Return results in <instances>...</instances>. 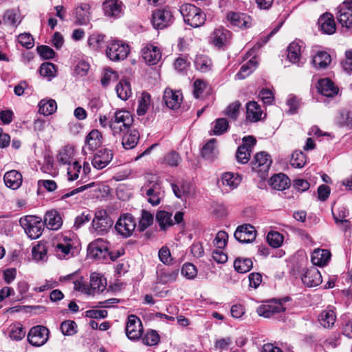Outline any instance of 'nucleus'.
Listing matches in <instances>:
<instances>
[{"label":"nucleus","mask_w":352,"mask_h":352,"mask_svg":"<svg viewBox=\"0 0 352 352\" xmlns=\"http://www.w3.org/2000/svg\"><path fill=\"white\" fill-rule=\"evenodd\" d=\"M179 12L185 23L196 28L202 26L206 21V16L202 10L192 4L186 3L180 7Z\"/></svg>","instance_id":"1"},{"label":"nucleus","mask_w":352,"mask_h":352,"mask_svg":"<svg viewBox=\"0 0 352 352\" xmlns=\"http://www.w3.org/2000/svg\"><path fill=\"white\" fill-rule=\"evenodd\" d=\"M133 123V118L129 111L117 110L111 118L110 129L116 136L129 130Z\"/></svg>","instance_id":"2"},{"label":"nucleus","mask_w":352,"mask_h":352,"mask_svg":"<svg viewBox=\"0 0 352 352\" xmlns=\"http://www.w3.org/2000/svg\"><path fill=\"white\" fill-rule=\"evenodd\" d=\"M141 195L147 197V201L153 206H157L161 201V185L156 177L152 176L151 179L144 184L140 189Z\"/></svg>","instance_id":"3"},{"label":"nucleus","mask_w":352,"mask_h":352,"mask_svg":"<svg viewBox=\"0 0 352 352\" xmlns=\"http://www.w3.org/2000/svg\"><path fill=\"white\" fill-rule=\"evenodd\" d=\"M130 47L128 44L118 40H111L106 49L107 56L112 61L124 60L129 55Z\"/></svg>","instance_id":"4"},{"label":"nucleus","mask_w":352,"mask_h":352,"mask_svg":"<svg viewBox=\"0 0 352 352\" xmlns=\"http://www.w3.org/2000/svg\"><path fill=\"white\" fill-rule=\"evenodd\" d=\"M113 223V220L104 210H98L91 223L93 232L96 235L103 236L110 230Z\"/></svg>","instance_id":"5"},{"label":"nucleus","mask_w":352,"mask_h":352,"mask_svg":"<svg viewBox=\"0 0 352 352\" xmlns=\"http://www.w3.org/2000/svg\"><path fill=\"white\" fill-rule=\"evenodd\" d=\"M135 228V218L129 213L122 214L115 225L116 232L124 238L132 236Z\"/></svg>","instance_id":"6"},{"label":"nucleus","mask_w":352,"mask_h":352,"mask_svg":"<svg viewBox=\"0 0 352 352\" xmlns=\"http://www.w3.org/2000/svg\"><path fill=\"white\" fill-rule=\"evenodd\" d=\"M174 21L172 11L166 8L157 9L152 14V24L155 29H164L170 26Z\"/></svg>","instance_id":"7"},{"label":"nucleus","mask_w":352,"mask_h":352,"mask_svg":"<svg viewBox=\"0 0 352 352\" xmlns=\"http://www.w3.org/2000/svg\"><path fill=\"white\" fill-rule=\"evenodd\" d=\"M50 330L45 326L37 325L29 331L27 338L28 342L34 346L44 345L49 339Z\"/></svg>","instance_id":"8"},{"label":"nucleus","mask_w":352,"mask_h":352,"mask_svg":"<svg viewBox=\"0 0 352 352\" xmlns=\"http://www.w3.org/2000/svg\"><path fill=\"white\" fill-rule=\"evenodd\" d=\"M75 17V24L78 25H87L89 23L92 12L91 6L88 3H81L73 11Z\"/></svg>","instance_id":"9"},{"label":"nucleus","mask_w":352,"mask_h":352,"mask_svg":"<svg viewBox=\"0 0 352 352\" xmlns=\"http://www.w3.org/2000/svg\"><path fill=\"white\" fill-rule=\"evenodd\" d=\"M272 164L270 155L265 152L257 153L252 162V169L258 173L261 177H264L268 172Z\"/></svg>","instance_id":"10"},{"label":"nucleus","mask_w":352,"mask_h":352,"mask_svg":"<svg viewBox=\"0 0 352 352\" xmlns=\"http://www.w3.org/2000/svg\"><path fill=\"white\" fill-rule=\"evenodd\" d=\"M126 334L130 340L138 339L143 332L140 319L135 315H130L126 324Z\"/></svg>","instance_id":"11"},{"label":"nucleus","mask_w":352,"mask_h":352,"mask_svg":"<svg viewBox=\"0 0 352 352\" xmlns=\"http://www.w3.org/2000/svg\"><path fill=\"white\" fill-rule=\"evenodd\" d=\"M226 19L232 26L241 29L249 28L252 25V18L245 13L229 12Z\"/></svg>","instance_id":"12"},{"label":"nucleus","mask_w":352,"mask_h":352,"mask_svg":"<svg viewBox=\"0 0 352 352\" xmlns=\"http://www.w3.org/2000/svg\"><path fill=\"white\" fill-rule=\"evenodd\" d=\"M234 236L238 242H254L256 237V230L250 224H243L237 227Z\"/></svg>","instance_id":"13"},{"label":"nucleus","mask_w":352,"mask_h":352,"mask_svg":"<svg viewBox=\"0 0 352 352\" xmlns=\"http://www.w3.org/2000/svg\"><path fill=\"white\" fill-rule=\"evenodd\" d=\"M337 18L343 27H352V0H346L343 2L339 8Z\"/></svg>","instance_id":"14"},{"label":"nucleus","mask_w":352,"mask_h":352,"mask_svg":"<svg viewBox=\"0 0 352 352\" xmlns=\"http://www.w3.org/2000/svg\"><path fill=\"white\" fill-rule=\"evenodd\" d=\"M104 15L111 18H119L123 14L124 6L119 0H105L102 3Z\"/></svg>","instance_id":"15"},{"label":"nucleus","mask_w":352,"mask_h":352,"mask_svg":"<svg viewBox=\"0 0 352 352\" xmlns=\"http://www.w3.org/2000/svg\"><path fill=\"white\" fill-rule=\"evenodd\" d=\"M163 101L168 108L177 109L181 105L182 94L179 91L166 88L164 91Z\"/></svg>","instance_id":"16"},{"label":"nucleus","mask_w":352,"mask_h":352,"mask_svg":"<svg viewBox=\"0 0 352 352\" xmlns=\"http://www.w3.org/2000/svg\"><path fill=\"white\" fill-rule=\"evenodd\" d=\"M142 56L145 62L150 65H156L162 58V52L160 48L152 44H147L142 50Z\"/></svg>","instance_id":"17"},{"label":"nucleus","mask_w":352,"mask_h":352,"mask_svg":"<svg viewBox=\"0 0 352 352\" xmlns=\"http://www.w3.org/2000/svg\"><path fill=\"white\" fill-rule=\"evenodd\" d=\"M113 153L107 148L98 150L94 156L92 165L96 169H102L112 160Z\"/></svg>","instance_id":"18"},{"label":"nucleus","mask_w":352,"mask_h":352,"mask_svg":"<svg viewBox=\"0 0 352 352\" xmlns=\"http://www.w3.org/2000/svg\"><path fill=\"white\" fill-rule=\"evenodd\" d=\"M102 134L98 129L91 130L85 138L82 153L87 154V150L91 152L97 149L102 144Z\"/></svg>","instance_id":"19"},{"label":"nucleus","mask_w":352,"mask_h":352,"mask_svg":"<svg viewBox=\"0 0 352 352\" xmlns=\"http://www.w3.org/2000/svg\"><path fill=\"white\" fill-rule=\"evenodd\" d=\"M285 311L283 304L280 302H271L267 304L259 306L256 312L260 316L264 318H271L275 314H278Z\"/></svg>","instance_id":"20"},{"label":"nucleus","mask_w":352,"mask_h":352,"mask_svg":"<svg viewBox=\"0 0 352 352\" xmlns=\"http://www.w3.org/2000/svg\"><path fill=\"white\" fill-rule=\"evenodd\" d=\"M302 283L307 287H312L319 285L322 283V276L316 267L307 269L301 278Z\"/></svg>","instance_id":"21"},{"label":"nucleus","mask_w":352,"mask_h":352,"mask_svg":"<svg viewBox=\"0 0 352 352\" xmlns=\"http://www.w3.org/2000/svg\"><path fill=\"white\" fill-rule=\"evenodd\" d=\"M156 273L158 281L162 284H166L174 282L177 279L179 269H165L162 265H158Z\"/></svg>","instance_id":"22"},{"label":"nucleus","mask_w":352,"mask_h":352,"mask_svg":"<svg viewBox=\"0 0 352 352\" xmlns=\"http://www.w3.org/2000/svg\"><path fill=\"white\" fill-rule=\"evenodd\" d=\"M320 30L327 34H332L336 31V23L333 16L330 13L323 14L318 21Z\"/></svg>","instance_id":"23"},{"label":"nucleus","mask_w":352,"mask_h":352,"mask_svg":"<svg viewBox=\"0 0 352 352\" xmlns=\"http://www.w3.org/2000/svg\"><path fill=\"white\" fill-rule=\"evenodd\" d=\"M318 92L322 96L332 98L338 94L339 89L329 78H323L318 81Z\"/></svg>","instance_id":"24"},{"label":"nucleus","mask_w":352,"mask_h":352,"mask_svg":"<svg viewBox=\"0 0 352 352\" xmlns=\"http://www.w3.org/2000/svg\"><path fill=\"white\" fill-rule=\"evenodd\" d=\"M43 223L47 228L56 230L61 227L63 221L57 211L51 210L45 213Z\"/></svg>","instance_id":"25"},{"label":"nucleus","mask_w":352,"mask_h":352,"mask_svg":"<svg viewBox=\"0 0 352 352\" xmlns=\"http://www.w3.org/2000/svg\"><path fill=\"white\" fill-rule=\"evenodd\" d=\"M34 129L37 135L45 140L52 138V126L49 122L42 119H37L34 122Z\"/></svg>","instance_id":"26"},{"label":"nucleus","mask_w":352,"mask_h":352,"mask_svg":"<svg viewBox=\"0 0 352 352\" xmlns=\"http://www.w3.org/2000/svg\"><path fill=\"white\" fill-rule=\"evenodd\" d=\"M74 148L71 145H66L59 150L56 160L60 165L66 166L74 161Z\"/></svg>","instance_id":"27"},{"label":"nucleus","mask_w":352,"mask_h":352,"mask_svg":"<svg viewBox=\"0 0 352 352\" xmlns=\"http://www.w3.org/2000/svg\"><path fill=\"white\" fill-rule=\"evenodd\" d=\"M108 248L99 246L98 243H89L87 246V255L89 258L103 261L108 256Z\"/></svg>","instance_id":"28"},{"label":"nucleus","mask_w":352,"mask_h":352,"mask_svg":"<svg viewBox=\"0 0 352 352\" xmlns=\"http://www.w3.org/2000/svg\"><path fill=\"white\" fill-rule=\"evenodd\" d=\"M3 179L6 186L13 190L18 189L22 184V175L15 170L7 172Z\"/></svg>","instance_id":"29"},{"label":"nucleus","mask_w":352,"mask_h":352,"mask_svg":"<svg viewBox=\"0 0 352 352\" xmlns=\"http://www.w3.org/2000/svg\"><path fill=\"white\" fill-rule=\"evenodd\" d=\"M139 139V132L135 129H129L124 132L122 139V144L126 150L132 149L137 145Z\"/></svg>","instance_id":"30"},{"label":"nucleus","mask_w":352,"mask_h":352,"mask_svg":"<svg viewBox=\"0 0 352 352\" xmlns=\"http://www.w3.org/2000/svg\"><path fill=\"white\" fill-rule=\"evenodd\" d=\"M331 258V253L328 250L316 249L311 254V262L314 265H325Z\"/></svg>","instance_id":"31"},{"label":"nucleus","mask_w":352,"mask_h":352,"mask_svg":"<svg viewBox=\"0 0 352 352\" xmlns=\"http://www.w3.org/2000/svg\"><path fill=\"white\" fill-rule=\"evenodd\" d=\"M270 184L274 189L283 190L289 186L290 179L286 175L278 173L270 178Z\"/></svg>","instance_id":"32"},{"label":"nucleus","mask_w":352,"mask_h":352,"mask_svg":"<svg viewBox=\"0 0 352 352\" xmlns=\"http://www.w3.org/2000/svg\"><path fill=\"white\" fill-rule=\"evenodd\" d=\"M217 140L212 138L202 148V157L209 161H212L217 158L219 151L216 146Z\"/></svg>","instance_id":"33"},{"label":"nucleus","mask_w":352,"mask_h":352,"mask_svg":"<svg viewBox=\"0 0 352 352\" xmlns=\"http://www.w3.org/2000/svg\"><path fill=\"white\" fill-rule=\"evenodd\" d=\"M336 320V316L333 309L322 311L318 317L320 324L324 328H331Z\"/></svg>","instance_id":"34"},{"label":"nucleus","mask_w":352,"mask_h":352,"mask_svg":"<svg viewBox=\"0 0 352 352\" xmlns=\"http://www.w3.org/2000/svg\"><path fill=\"white\" fill-rule=\"evenodd\" d=\"M222 184L232 190L236 188L241 182V177L231 172L225 173L221 177Z\"/></svg>","instance_id":"35"},{"label":"nucleus","mask_w":352,"mask_h":352,"mask_svg":"<svg viewBox=\"0 0 352 352\" xmlns=\"http://www.w3.org/2000/svg\"><path fill=\"white\" fill-rule=\"evenodd\" d=\"M107 285L106 280L98 273L94 272L90 276L89 291L100 292L105 289Z\"/></svg>","instance_id":"36"},{"label":"nucleus","mask_w":352,"mask_h":352,"mask_svg":"<svg viewBox=\"0 0 352 352\" xmlns=\"http://www.w3.org/2000/svg\"><path fill=\"white\" fill-rule=\"evenodd\" d=\"M247 119L251 122H256L261 119L262 110L257 102H250L246 105Z\"/></svg>","instance_id":"37"},{"label":"nucleus","mask_w":352,"mask_h":352,"mask_svg":"<svg viewBox=\"0 0 352 352\" xmlns=\"http://www.w3.org/2000/svg\"><path fill=\"white\" fill-rule=\"evenodd\" d=\"M155 218L160 229L162 230H166L174 224L172 219V214L165 210L158 211L156 213Z\"/></svg>","instance_id":"38"},{"label":"nucleus","mask_w":352,"mask_h":352,"mask_svg":"<svg viewBox=\"0 0 352 352\" xmlns=\"http://www.w3.org/2000/svg\"><path fill=\"white\" fill-rule=\"evenodd\" d=\"M38 111L44 116H50L57 109V104L53 99H43L38 103Z\"/></svg>","instance_id":"39"},{"label":"nucleus","mask_w":352,"mask_h":352,"mask_svg":"<svg viewBox=\"0 0 352 352\" xmlns=\"http://www.w3.org/2000/svg\"><path fill=\"white\" fill-rule=\"evenodd\" d=\"M230 32L221 27L216 28L212 33V43L217 47L223 46L228 39Z\"/></svg>","instance_id":"40"},{"label":"nucleus","mask_w":352,"mask_h":352,"mask_svg":"<svg viewBox=\"0 0 352 352\" xmlns=\"http://www.w3.org/2000/svg\"><path fill=\"white\" fill-rule=\"evenodd\" d=\"M331 62L330 55L322 51H319L312 58V63L316 68H325Z\"/></svg>","instance_id":"41"},{"label":"nucleus","mask_w":352,"mask_h":352,"mask_svg":"<svg viewBox=\"0 0 352 352\" xmlns=\"http://www.w3.org/2000/svg\"><path fill=\"white\" fill-rule=\"evenodd\" d=\"M47 252L45 243H37L32 250V260L36 262H45L47 259Z\"/></svg>","instance_id":"42"},{"label":"nucleus","mask_w":352,"mask_h":352,"mask_svg":"<svg viewBox=\"0 0 352 352\" xmlns=\"http://www.w3.org/2000/svg\"><path fill=\"white\" fill-rule=\"evenodd\" d=\"M253 266L252 261L248 258H236L234 262L235 270L241 274L249 272Z\"/></svg>","instance_id":"43"},{"label":"nucleus","mask_w":352,"mask_h":352,"mask_svg":"<svg viewBox=\"0 0 352 352\" xmlns=\"http://www.w3.org/2000/svg\"><path fill=\"white\" fill-rule=\"evenodd\" d=\"M287 58L291 63H298L300 61L301 54V46L298 42L294 41L287 47Z\"/></svg>","instance_id":"44"},{"label":"nucleus","mask_w":352,"mask_h":352,"mask_svg":"<svg viewBox=\"0 0 352 352\" xmlns=\"http://www.w3.org/2000/svg\"><path fill=\"white\" fill-rule=\"evenodd\" d=\"M195 65L196 69L203 73L211 70L212 66L211 60L207 56L204 55L197 56Z\"/></svg>","instance_id":"45"},{"label":"nucleus","mask_w":352,"mask_h":352,"mask_svg":"<svg viewBox=\"0 0 352 352\" xmlns=\"http://www.w3.org/2000/svg\"><path fill=\"white\" fill-rule=\"evenodd\" d=\"M332 213L336 223H342L344 225L345 228H346L349 226V221L346 219V217L349 216V210L345 206H340L336 210V212L333 211Z\"/></svg>","instance_id":"46"},{"label":"nucleus","mask_w":352,"mask_h":352,"mask_svg":"<svg viewBox=\"0 0 352 352\" xmlns=\"http://www.w3.org/2000/svg\"><path fill=\"white\" fill-rule=\"evenodd\" d=\"M118 96L122 100H126L131 95L130 83L126 80H121L116 87Z\"/></svg>","instance_id":"47"},{"label":"nucleus","mask_w":352,"mask_h":352,"mask_svg":"<svg viewBox=\"0 0 352 352\" xmlns=\"http://www.w3.org/2000/svg\"><path fill=\"white\" fill-rule=\"evenodd\" d=\"M72 249L71 243H57L55 247V253L59 258H66L74 256Z\"/></svg>","instance_id":"48"},{"label":"nucleus","mask_w":352,"mask_h":352,"mask_svg":"<svg viewBox=\"0 0 352 352\" xmlns=\"http://www.w3.org/2000/svg\"><path fill=\"white\" fill-rule=\"evenodd\" d=\"M257 63L254 58L250 59L245 64L243 65L237 73L236 76L239 79H244L248 76L256 67Z\"/></svg>","instance_id":"49"},{"label":"nucleus","mask_w":352,"mask_h":352,"mask_svg":"<svg viewBox=\"0 0 352 352\" xmlns=\"http://www.w3.org/2000/svg\"><path fill=\"white\" fill-rule=\"evenodd\" d=\"M36 221L38 223V226H26L25 228V232L30 239H38L42 234L43 230L44 224L42 219H36Z\"/></svg>","instance_id":"50"},{"label":"nucleus","mask_w":352,"mask_h":352,"mask_svg":"<svg viewBox=\"0 0 352 352\" xmlns=\"http://www.w3.org/2000/svg\"><path fill=\"white\" fill-rule=\"evenodd\" d=\"M153 222V214L145 210H142L141 218L139 221V224L138 226V230L140 232H144L148 226L152 225Z\"/></svg>","instance_id":"51"},{"label":"nucleus","mask_w":352,"mask_h":352,"mask_svg":"<svg viewBox=\"0 0 352 352\" xmlns=\"http://www.w3.org/2000/svg\"><path fill=\"white\" fill-rule=\"evenodd\" d=\"M171 187L175 195L177 198L185 199L190 194V186L188 184L183 183L179 186L172 184Z\"/></svg>","instance_id":"52"},{"label":"nucleus","mask_w":352,"mask_h":352,"mask_svg":"<svg viewBox=\"0 0 352 352\" xmlns=\"http://www.w3.org/2000/svg\"><path fill=\"white\" fill-rule=\"evenodd\" d=\"M229 124L226 118H218L213 122V134L220 135L227 131Z\"/></svg>","instance_id":"53"},{"label":"nucleus","mask_w":352,"mask_h":352,"mask_svg":"<svg viewBox=\"0 0 352 352\" xmlns=\"http://www.w3.org/2000/svg\"><path fill=\"white\" fill-rule=\"evenodd\" d=\"M160 336L155 330H148L146 334L142 337V340L145 345L154 346L160 342Z\"/></svg>","instance_id":"54"},{"label":"nucleus","mask_w":352,"mask_h":352,"mask_svg":"<svg viewBox=\"0 0 352 352\" xmlns=\"http://www.w3.org/2000/svg\"><path fill=\"white\" fill-rule=\"evenodd\" d=\"M67 176L69 181H74L79 177L81 170V165L77 161H74L69 164H67Z\"/></svg>","instance_id":"55"},{"label":"nucleus","mask_w":352,"mask_h":352,"mask_svg":"<svg viewBox=\"0 0 352 352\" xmlns=\"http://www.w3.org/2000/svg\"><path fill=\"white\" fill-rule=\"evenodd\" d=\"M151 96L148 93H143L141 98L139 100L138 107L137 109V113L138 116H143L148 109L150 104Z\"/></svg>","instance_id":"56"},{"label":"nucleus","mask_w":352,"mask_h":352,"mask_svg":"<svg viewBox=\"0 0 352 352\" xmlns=\"http://www.w3.org/2000/svg\"><path fill=\"white\" fill-rule=\"evenodd\" d=\"M60 330L65 336H73L77 332V324L73 320H65L60 324Z\"/></svg>","instance_id":"57"},{"label":"nucleus","mask_w":352,"mask_h":352,"mask_svg":"<svg viewBox=\"0 0 352 352\" xmlns=\"http://www.w3.org/2000/svg\"><path fill=\"white\" fill-rule=\"evenodd\" d=\"M227 243H223V246H218L212 251V257L213 260L219 264H224L228 261V255L222 249Z\"/></svg>","instance_id":"58"},{"label":"nucleus","mask_w":352,"mask_h":352,"mask_svg":"<svg viewBox=\"0 0 352 352\" xmlns=\"http://www.w3.org/2000/svg\"><path fill=\"white\" fill-rule=\"evenodd\" d=\"M9 337L12 340L19 341L22 339V324L15 322L10 325L8 328Z\"/></svg>","instance_id":"59"},{"label":"nucleus","mask_w":352,"mask_h":352,"mask_svg":"<svg viewBox=\"0 0 352 352\" xmlns=\"http://www.w3.org/2000/svg\"><path fill=\"white\" fill-rule=\"evenodd\" d=\"M3 20L9 25L16 26L21 22L20 15L14 10H7L3 16Z\"/></svg>","instance_id":"60"},{"label":"nucleus","mask_w":352,"mask_h":352,"mask_svg":"<svg viewBox=\"0 0 352 352\" xmlns=\"http://www.w3.org/2000/svg\"><path fill=\"white\" fill-rule=\"evenodd\" d=\"M306 163V157L302 151H295L292 155L291 164L294 168H302Z\"/></svg>","instance_id":"61"},{"label":"nucleus","mask_w":352,"mask_h":352,"mask_svg":"<svg viewBox=\"0 0 352 352\" xmlns=\"http://www.w3.org/2000/svg\"><path fill=\"white\" fill-rule=\"evenodd\" d=\"M182 274L188 279H194L197 274V270L193 264L186 263L182 267Z\"/></svg>","instance_id":"62"},{"label":"nucleus","mask_w":352,"mask_h":352,"mask_svg":"<svg viewBox=\"0 0 352 352\" xmlns=\"http://www.w3.org/2000/svg\"><path fill=\"white\" fill-rule=\"evenodd\" d=\"M240 107L241 103L239 101H235L228 106L224 111V114L233 120H236L239 114Z\"/></svg>","instance_id":"63"},{"label":"nucleus","mask_w":352,"mask_h":352,"mask_svg":"<svg viewBox=\"0 0 352 352\" xmlns=\"http://www.w3.org/2000/svg\"><path fill=\"white\" fill-rule=\"evenodd\" d=\"M250 153L251 151H249L245 146H239L236 153L237 162L241 164L248 163L250 158Z\"/></svg>","instance_id":"64"}]
</instances>
